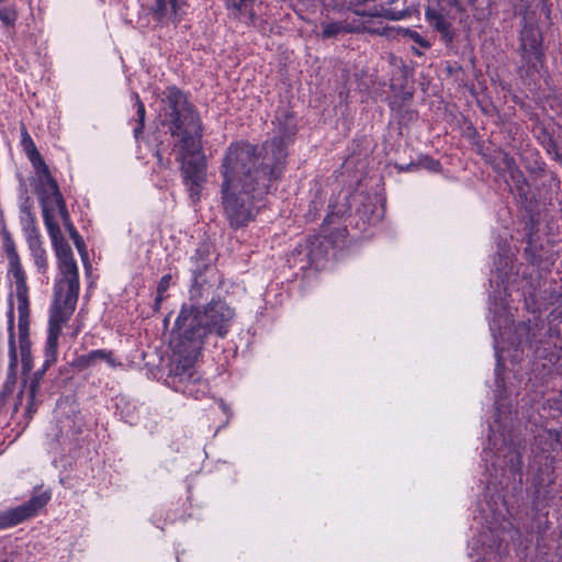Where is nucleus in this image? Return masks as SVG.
Segmentation results:
<instances>
[{
  "instance_id": "nucleus-1",
  "label": "nucleus",
  "mask_w": 562,
  "mask_h": 562,
  "mask_svg": "<svg viewBox=\"0 0 562 562\" xmlns=\"http://www.w3.org/2000/svg\"><path fill=\"white\" fill-rule=\"evenodd\" d=\"M278 116L279 135L262 143L260 147L247 142L231 144L222 159L220 175L221 204L223 213L234 229L246 226L263 207L265 196L270 192L284 170L285 138L295 133V121L291 113Z\"/></svg>"
},
{
  "instance_id": "nucleus-2",
  "label": "nucleus",
  "mask_w": 562,
  "mask_h": 562,
  "mask_svg": "<svg viewBox=\"0 0 562 562\" xmlns=\"http://www.w3.org/2000/svg\"><path fill=\"white\" fill-rule=\"evenodd\" d=\"M80 283L79 280L56 279L54 284V299L49 310L48 333L45 344V360L43 368L37 370L29 381H24L18 396L21 405L26 398V414L32 416L37 408L36 394L41 380L46 370L56 362L58 352V339L63 329L76 310Z\"/></svg>"
},
{
  "instance_id": "nucleus-3",
  "label": "nucleus",
  "mask_w": 562,
  "mask_h": 562,
  "mask_svg": "<svg viewBox=\"0 0 562 562\" xmlns=\"http://www.w3.org/2000/svg\"><path fill=\"white\" fill-rule=\"evenodd\" d=\"M32 166L35 170L34 190L38 195L44 224L57 258L59 271L57 279L79 280V270L72 250L63 237L60 227L55 220L56 211L66 205L63 194L44 159L32 164Z\"/></svg>"
},
{
  "instance_id": "nucleus-4",
  "label": "nucleus",
  "mask_w": 562,
  "mask_h": 562,
  "mask_svg": "<svg viewBox=\"0 0 562 562\" xmlns=\"http://www.w3.org/2000/svg\"><path fill=\"white\" fill-rule=\"evenodd\" d=\"M234 316V310L224 301L217 300L211 301L203 310L194 305H183L175 325L180 337L190 339L198 350L203 349L210 335L224 337Z\"/></svg>"
},
{
  "instance_id": "nucleus-5",
  "label": "nucleus",
  "mask_w": 562,
  "mask_h": 562,
  "mask_svg": "<svg viewBox=\"0 0 562 562\" xmlns=\"http://www.w3.org/2000/svg\"><path fill=\"white\" fill-rule=\"evenodd\" d=\"M164 123L173 138L188 153L200 148L203 135L202 123L194 108L189 103L184 92L177 87H168L164 91Z\"/></svg>"
},
{
  "instance_id": "nucleus-6",
  "label": "nucleus",
  "mask_w": 562,
  "mask_h": 562,
  "mask_svg": "<svg viewBox=\"0 0 562 562\" xmlns=\"http://www.w3.org/2000/svg\"><path fill=\"white\" fill-rule=\"evenodd\" d=\"M2 250L8 260L7 277L14 282L15 295L18 300L19 312V338L29 337V288L26 284V274L21 263L16 245L12 238L11 233L5 226L2 227Z\"/></svg>"
},
{
  "instance_id": "nucleus-7",
  "label": "nucleus",
  "mask_w": 562,
  "mask_h": 562,
  "mask_svg": "<svg viewBox=\"0 0 562 562\" xmlns=\"http://www.w3.org/2000/svg\"><path fill=\"white\" fill-rule=\"evenodd\" d=\"M178 353L173 368L171 370L175 382L184 383L182 392L194 398H199L200 390H194L195 383H201L194 370V363L202 349L195 350L190 339L180 337L178 334V342L175 346Z\"/></svg>"
},
{
  "instance_id": "nucleus-8",
  "label": "nucleus",
  "mask_w": 562,
  "mask_h": 562,
  "mask_svg": "<svg viewBox=\"0 0 562 562\" xmlns=\"http://www.w3.org/2000/svg\"><path fill=\"white\" fill-rule=\"evenodd\" d=\"M177 159L181 164V173L186 186L190 192L193 202L200 200L201 190L206 182L207 160L203 154L202 138H200V148L196 151L188 153L180 145L176 144Z\"/></svg>"
},
{
  "instance_id": "nucleus-9",
  "label": "nucleus",
  "mask_w": 562,
  "mask_h": 562,
  "mask_svg": "<svg viewBox=\"0 0 562 562\" xmlns=\"http://www.w3.org/2000/svg\"><path fill=\"white\" fill-rule=\"evenodd\" d=\"M542 35L538 27L525 25L520 33L521 58L526 63L527 74L540 71L544 63V53L541 46Z\"/></svg>"
},
{
  "instance_id": "nucleus-10",
  "label": "nucleus",
  "mask_w": 562,
  "mask_h": 562,
  "mask_svg": "<svg viewBox=\"0 0 562 562\" xmlns=\"http://www.w3.org/2000/svg\"><path fill=\"white\" fill-rule=\"evenodd\" d=\"M50 499L48 492H43L31 497L26 503L0 513V530L19 525L35 516Z\"/></svg>"
},
{
  "instance_id": "nucleus-11",
  "label": "nucleus",
  "mask_w": 562,
  "mask_h": 562,
  "mask_svg": "<svg viewBox=\"0 0 562 562\" xmlns=\"http://www.w3.org/2000/svg\"><path fill=\"white\" fill-rule=\"evenodd\" d=\"M193 283L190 289L191 300H199L202 296L203 284L200 277L209 269L212 262L211 250L207 244H201L190 257Z\"/></svg>"
},
{
  "instance_id": "nucleus-12",
  "label": "nucleus",
  "mask_w": 562,
  "mask_h": 562,
  "mask_svg": "<svg viewBox=\"0 0 562 562\" xmlns=\"http://www.w3.org/2000/svg\"><path fill=\"white\" fill-rule=\"evenodd\" d=\"M184 0H154L150 13L162 26L178 24L183 15Z\"/></svg>"
},
{
  "instance_id": "nucleus-13",
  "label": "nucleus",
  "mask_w": 562,
  "mask_h": 562,
  "mask_svg": "<svg viewBox=\"0 0 562 562\" xmlns=\"http://www.w3.org/2000/svg\"><path fill=\"white\" fill-rule=\"evenodd\" d=\"M496 537L498 539V543L495 546V550L498 552L508 551L510 543L514 550L524 551L531 542L529 536H524L522 532L509 520H504L499 532L496 533Z\"/></svg>"
},
{
  "instance_id": "nucleus-14",
  "label": "nucleus",
  "mask_w": 562,
  "mask_h": 562,
  "mask_svg": "<svg viewBox=\"0 0 562 562\" xmlns=\"http://www.w3.org/2000/svg\"><path fill=\"white\" fill-rule=\"evenodd\" d=\"M425 19L431 27L441 34L446 43L452 42L454 31L451 22L436 7H427L425 10Z\"/></svg>"
},
{
  "instance_id": "nucleus-15",
  "label": "nucleus",
  "mask_w": 562,
  "mask_h": 562,
  "mask_svg": "<svg viewBox=\"0 0 562 562\" xmlns=\"http://www.w3.org/2000/svg\"><path fill=\"white\" fill-rule=\"evenodd\" d=\"M100 361H104L111 368L122 366V363L114 357L113 351L105 349H97L86 355H81L77 359V366L81 369H87L95 366Z\"/></svg>"
},
{
  "instance_id": "nucleus-16",
  "label": "nucleus",
  "mask_w": 562,
  "mask_h": 562,
  "mask_svg": "<svg viewBox=\"0 0 562 562\" xmlns=\"http://www.w3.org/2000/svg\"><path fill=\"white\" fill-rule=\"evenodd\" d=\"M382 5L383 19L387 21H401L409 18L414 10L411 8L406 0H389Z\"/></svg>"
},
{
  "instance_id": "nucleus-17",
  "label": "nucleus",
  "mask_w": 562,
  "mask_h": 562,
  "mask_svg": "<svg viewBox=\"0 0 562 562\" xmlns=\"http://www.w3.org/2000/svg\"><path fill=\"white\" fill-rule=\"evenodd\" d=\"M31 256L34 260L37 272L45 274L48 270L47 252L43 247V241L40 236H33L26 239Z\"/></svg>"
},
{
  "instance_id": "nucleus-18",
  "label": "nucleus",
  "mask_w": 562,
  "mask_h": 562,
  "mask_svg": "<svg viewBox=\"0 0 562 562\" xmlns=\"http://www.w3.org/2000/svg\"><path fill=\"white\" fill-rule=\"evenodd\" d=\"M256 1L257 0H226V8L234 18L241 19L243 16H247L248 23H254L256 20V13L254 11Z\"/></svg>"
},
{
  "instance_id": "nucleus-19",
  "label": "nucleus",
  "mask_w": 562,
  "mask_h": 562,
  "mask_svg": "<svg viewBox=\"0 0 562 562\" xmlns=\"http://www.w3.org/2000/svg\"><path fill=\"white\" fill-rule=\"evenodd\" d=\"M56 212L59 213L60 217H61V222L65 226V228L68 231L70 237L72 238L77 249L79 250L81 257L83 260H86V257H87V251H86V246H85V241L83 239L81 238V236L79 235V233L77 232V229L75 228L71 220H70V215H69V212L67 210V206H63L60 209H58Z\"/></svg>"
},
{
  "instance_id": "nucleus-20",
  "label": "nucleus",
  "mask_w": 562,
  "mask_h": 562,
  "mask_svg": "<svg viewBox=\"0 0 562 562\" xmlns=\"http://www.w3.org/2000/svg\"><path fill=\"white\" fill-rule=\"evenodd\" d=\"M357 30L347 21H328L322 23V37L331 38L342 33H352Z\"/></svg>"
},
{
  "instance_id": "nucleus-21",
  "label": "nucleus",
  "mask_w": 562,
  "mask_h": 562,
  "mask_svg": "<svg viewBox=\"0 0 562 562\" xmlns=\"http://www.w3.org/2000/svg\"><path fill=\"white\" fill-rule=\"evenodd\" d=\"M8 330H9V358L10 370H14L18 364V356H16V347H15V338H14V306L13 301L9 302V312H8Z\"/></svg>"
},
{
  "instance_id": "nucleus-22",
  "label": "nucleus",
  "mask_w": 562,
  "mask_h": 562,
  "mask_svg": "<svg viewBox=\"0 0 562 562\" xmlns=\"http://www.w3.org/2000/svg\"><path fill=\"white\" fill-rule=\"evenodd\" d=\"M20 222L25 235V238L40 236V231L36 226V216L34 212H26V214H20Z\"/></svg>"
},
{
  "instance_id": "nucleus-23",
  "label": "nucleus",
  "mask_w": 562,
  "mask_h": 562,
  "mask_svg": "<svg viewBox=\"0 0 562 562\" xmlns=\"http://www.w3.org/2000/svg\"><path fill=\"white\" fill-rule=\"evenodd\" d=\"M22 144L24 146V150L31 164H35L38 162L40 160H43L41 154L36 149V146L25 127L22 128Z\"/></svg>"
},
{
  "instance_id": "nucleus-24",
  "label": "nucleus",
  "mask_w": 562,
  "mask_h": 562,
  "mask_svg": "<svg viewBox=\"0 0 562 562\" xmlns=\"http://www.w3.org/2000/svg\"><path fill=\"white\" fill-rule=\"evenodd\" d=\"M133 99L135 100L137 114V126L134 128V135L138 137L144 128L146 110L144 103L140 101L139 95L136 92L133 93Z\"/></svg>"
},
{
  "instance_id": "nucleus-25",
  "label": "nucleus",
  "mask_w": 562,
  "mask_h": 562,
  "mask_svg": "<svg viewBox=\"0 0 562 562\" xmlns=\"http://www.w3.org/2000/svg\"><path fill=\"white\" fill-rule=\"evenodd\" d=\"M171 282V276L165 274L161 277V279L158 282L157 286V296L155 300V308L158 310L160 307V304L165 300V293L168 291Z\"/></svg>"
},
{
  "instance_id": "nucleus-26",
  "label": "nucleus",
  "mask_w": 562,
  "mask_h": 562,
  "mask_svg": "<svg viewBox=\"0 0 562 562\" xmlns=\"http://www.w3.org/2000/svg\"><path fill=\"white\" fill-rule=\"evenodd\" d=\"M33 212V203L29 196L26 186L24 183L20 187V214Z\"/></svg>"
},
{
  "instance_id": "nucleus-27",
  "label": "nucleus",
  "mask_w": 562,
  "mask_h": 562,
  "mask_svg": "<svg viewBox=\"0 0 562 562\" xmlns=\"http://www.w3.org/2000/svg\"><path fill=\"white\" fill-rule=\"evenodd\" d=\"M402 32L406 36H408L411 40H413L416 44H418L420 47H423V48L430 47V43L427 40H425L418 32L409 30V29H404V30H402Z\"/></svg>"
},
{
  "instance_id": "nucleus-28",
  "label": "nucleus",
  "mask_w": 562,
  "mask_h": 562,
  "mask_svg": "<svg viewBox=\"0 0 562 562\" xmlns=\"http://www.w3.org/2000/svg\"><path fill=\"white\" fill-rule=\"evenodd\" d=\"M16 19V13L9 7H0V20L7 24L11 25L14 23Z\"/></svg>"
},
{
  "instance_id": "nucleus-29",
  "label": "nucleus",
  "mask_w": 562,
  "mask_h": 562,
  "mask_svg": "<svg viewBox=\"0 0 562 562\" xmlns=\"http://www.w3.org/2000/svg\"><path fill=\"white\" fill-rule=\"evenodd\" d=\"M355 13L359 16L363 18H381L383 19L382 14V5L373 7L369 10H355Z\"/></svg>"
},
{
  "instance_id": "nucleus-30",
  "label": "nucleus",
  "mask_w": 562,
  "mask_h": 562,
  "mask_svg": "<svg viewBox=\"0 0 562 562\" xmlns=\"http://www.w3.org/2000/svg\"><path fill=\"white\" fill-rule=\"evenodd\" d=\"M19 344H20V355H21V358H25V356L31 355L30 337H20L19 338Z\"/></svg>"
},
{
  "instance_id": "nucleus-31",
  "label": "nucleus",
  "mask_w": 562,
  "mask_h": 562,
  "mask_svg": "<svg viewBox=\"0 0 562 562\" xmlns=\"http://www.w3.org/2000/svg\"><path fill=\"white\" fill-rule=\"evenodd\" d=\"M21 362H22V373L24 375L29 374L33 368L31 355L25 356V358H21Z\"/></svg>"
},
{
  "instance_id": "nucleus-32",
  "label": "nucleus",
  "mask_w": 562,
  "mask_h": 562,
  "mask_svg": "<svg viewBox=\"0 0 562 562\" xmlns=\"http://www.w3.org/2000/svg\"><path fill=\"white\" fill-rule=\"evenodd\" d=\"M513 178L517 179L516 181L518 183V189L521 190L522 189V184H525V178L521 175V172L519 170H516L515 173L513 175Z\"/></svg>"
},
{
  "instance_id": "nucleus-33",
  "label": "nucleus",
  "mask_w": 562,
  "mask_h": 562,
  "mask_svg": "<svg viewBox=\"0 0 562 562\" xmlns=\"http://www.w3.org/2000/svg\"><path fill=\"white\" fill-rule=\"evenodd\" d=\"M412 50L417 56H422L423 55V53L419 49H416L415 47H413Z\"/></svg>"
},
{
  "instance_id": "nucleus-34",
  "label": "nucleus",
  "mask_w": 562,
  "mask_h": 562,
  "mask_svg": "<svg viewBox=\"0 0 562 562\" xmlns=\"http://www.w3.org/2000/svg\"><path fill=\"white\" fill-rule=\"evenodd\" d=\"M559 437H560V434L558 431H554V440L557 442L559 441Z\"/></svg>"
},
{
  "instance_id": "nucleus-35",
  "label": "nucleus",
  "mask_w": 562,
  "mask_h": 562,
  "mask_svg": "<svg viewBox=\"0 0 562 562\" xmlns=\"http://www.w3.org/2000/svg\"><path fill=\"white\" fill-rule=\"evenodd\" d=\"M494 549V546H488V550H493Z\"/></svg>"
},
{
  "instance_id": "nucleus-36",
  "label": "nucleus",
  "mask_w": 562,
  "mask_h": 562,
  "mask_svg": "<svg viewBox=\"0 0 562 562\" xmlns=\"http://www.w3.org/2000/svg\"><path fill=\"white\" fill-rule=\"evenodd\" d=\"M5 0H0V4H2Z\"/></svg>"
}]
</instances>
